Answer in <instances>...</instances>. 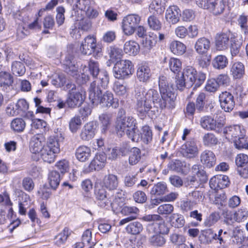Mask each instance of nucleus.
<instances>
[{"instance_id": "obj_1", "label": "nucleus", "mask_w": 248, "mask_h": 248, "mask_svg": "<svg viewBox=\"0 0 248 248\" xmlns=\"http://www.w3.org/2000/svg\"><path fill=\"white\" fill-rule=\"evenodd\" d=\"M73 11L78 22V29L83 31H88L92 27L91 21L89 19L95 18L98 12L93 0H76L73 5Z\"/></svg>"}, {"instance_id": "obj_2", "label": "nucleus", "mask_w": 248, "mask_h": 248, "mask_svg": "<svg viewBox=\"0 0 248 248\" xmlns=\"http://www.w3.org/2000/svg\"><path fill=\"white\" fill-rule=\"evenodd\" d=\"M125 110H119L115 122V130L118 135L122 137L125 134L133 141L138 142L140 138L139 130L136 125V121L131 116H125Z\"/></svg>"}, {"instance_id": "obj_3", "label": "nucleus", "mask_w": 248, "mask_h": 248, "mask_svg": "<svg viewBox=\"0 0 248 248\" xmlns=\"http://www.w3.org/2000/svg\"><path fill=\"white\" fill-rule=\"evenodd\" d=\"M161 92L154 89L146 90L144 87H140L136 93L137 109L140 113L148 112L153 106L157 108L160 100Z\"/></svg>"}, {"instance_id": "obj_4", "label": "nucleus", "mask_w": 248, "mask_h": 248, "mask_svg": "<svg viewBox=\"0 0 248 248\" xmlns=\"http://www.w3.org/2000/svg\"><path fill=\"white\" fill-rule=\"evenodd\" d=\"M64 89L68 92L66 103L69 108L79 107L84 101L86 92L81 87H77L72 82H68L65 85Z\"/></svg>"}, {"instance_id": "obj_5", "label": "nucleus", "mask_w": 248, "mask_h": 248, "mask_svg": "<svg viewBox=\"0 0 248 248\" xmlns=\"http://www.w3.org/2000/svg\"><path fill=\"white\" fill-rule=\"evenodd\" d=\"M134 72V65L128 60L117 61L113 68V73L116 78L122 79L127 78Z\"/></svg>"}, {"instance_id": "obj_6", "label": "nucleus", "mask_w": 248, "mask_h": 248, "mask_svg": "<svg viewBox=\"0 0 248 248\" xmlns=\"http://www.w3.org/2000/svg\"><path fill=\"white\" fill-rule=\"evenodd\" d=\"M141 21V17L137 14H130L124 16L122 22L124 34L129 36L133 34Z\"/></svg>"}, {"instance_id": "obj_7", "label": "nucleus", "mask_w": 248, "mask_h": 248, "mask_svg": "<svg viewBox=\"0 0 248 248\" xmlns=\"http://www.w3.org/2000/svg\"><path fill=\"white\" fill-rule=\"evenodd\" d=\"M102 186L101 188L96 189L95 192L96 199L99 201V204L100 206L105 208L110 205L113 209L115 208V205L118 202V200L123 202L124 200V197H120L118 195L115 196V199L112 202L110 197H108L107 192Z\"/></svg>"}, {"instance_id": "obj_8", "label": "nucleus", "mask_w": 248, "mask_h": 248, "mask_svg": "<svg viewBox=\"0 0 248 248\" xmlns=\"http://www.w3.org/2000/svg\"><path fill=\"white\" fill-rule=\"evenodd\" d=\"M223 133L226 139L234 142L240 136H245L246 130L242 125L233 124L225 126L223 128Z\"/></svg>"}, {"instance_id": "obj_9", "label": "nucleus", "mask_w": 248, "mask_h": 248, "mask_svg": "<svg viewBox=\"0 0 248 248\" xmlns=\"http://www.w3.org/2000/svg\"><path fill=\"white\" fill-rule=\"evenodd\" d=\"M231 31L220 32L215 36V46L217 50L222 51L227 49L230 45L231 38L233 36Z\"/></svg>"}, {"instance_id": "obj_10", "label": "nucleus", "mask_w": 248, "mask_h": 248, "mask_svg": "<svg viewBox=\"0 0 248 248\" xmlns=\"http://www.w3.org/2000/svg\"><path fill=\"white\" fill-rule=\"evenodd\" d=\"M99 48L96 46V40L94 37L89 35L85 38L82 42L80 50L81 52L85 55H91L93 52H99Z\"/></svg>"}, {"instance_id": "obj_11", "label": "nucleus", "mask_w": 248, "mask_h": 248, "mask_svg": "<svg viewBox=\"0 0 248 248\" xmlns=\"http://www.w3.org/2000/svg\"><path fill=\"white\" fill-rule=\"evenodd\" d=\"M219 101L221 108L225 111H232L235 106V102L233 95L230 92L225 91L222 92L219 95Z\"/></svg>"}, {"instance_id": "obj_12", "label": "nucleus", "mask_w": 248, "mask_h": 248, "mask_svg": "<svg viewBox=\"0 0 248 248\" xmlns=\"http://www.w3.org/2000/svg\"><path fill=\"white\" fill-rule=\"evenodd\" d=\"M175 96L174 93L170 92L161 93L160 100L157 105V108L163 109L165 108L172 109L175 107Z\"/></svg>"}, {"instance_id": "obj_13", "label": "nucleus", "mask_w": 248, "mask_h": 248, "mask_svg": "<svg viewBox=\"0 0 248 248\" xmlns=\"http://www.w3.org/2000/svg\"><path fill=\"white\" fill-rule=\"evenodd\" d=\"M98 104H100L103 108L112 107L114 108H118L119 105L118 100L114 99L113 94L108 91L99 97L98 101H96V105Z\"/></svg>"}, {"instance_id": "obj_14", "label": "nucleus", "mask_w": 248, "mask_h": 248, "mask_svg": "<svg viewBox=\"0 0 248 248\" xmlns=\"http://www.w3.org/2000/svg\"><path fill=\"white\" fill-rule=\"evenodd\" d=\"M181 149L184 155L187 158L195 157L198 154V148L194 139L187 141L182 146Z\"/></svg>"}, {"instance_id": "obj_15", "label": "nucleus", "mask_w": 248, "mask_h": 248, "mask_svg": "<svg viewBox=\"0 0 248 248\" xmlns=\"http://www.w3.org/2000/svg\"><path fill=\"white\" fill-rule=\"evenodd\" d=\"M97 125L96 123L92 121L85 124L80 134V138L83 140L88 141L93 138L96 132Z\"/></svg>"}, {"instance_id": "obj_16", "label": "nucleus", "mask_w": 248, "mask_h": 248, "mask_svg": "<svg viewBox=\"0 0 248 248\" xmlns=\"http://www.w3.org/2000/svg\"><path fill=\"white\" fill-rule=\"evenodd\" d=\"M209 184L212 189H223L229 185V178L224 175H217L210 179Z\"/></svg>"}, {"instance_id": "obj_17", "label": "nucleus", "mask_w": 248, "mask_h": 248, "mask_svg": "<svg viewBox=\"0 0 248 248\" xmlns=\"http://www.w3.org/2000/svg\"><path fill=\"white\" fill-rule=\"evenodd\" d=\"M159 223H152L148 224L147 226V231L150 233L156 232L160 234H167L169 232L170 229L167 223L162 218Z\"/></svg>"}, {"instance_id": "obj_18", "label": "nucleus", "mask_w": 248, "mask_h": 248, "mask_svg": "<svg viewBox=\"0 0 248 248\" xmlns=\"http://www.w3.org/2000/svg\"><path fill=\"white\" fill-rule=\"evenodd\" d=\"M152 76L151 69L147 63H141L138 65L137 77L140 81L148 82Z\"/></svg>"}, {"instance_id": "obj_19", "label": "nucleus", "mask_w": 248, "mask_h": 248, "mask_svg": "<svg viewBox=\"0 0 248 248\" xmlns=\"http://www.w3.org/2000/svg\"><path fill=\"white\" fill-rule=\"evenodd\" d=\"M217 158L213 151L206 149L200 155L201 163L206 167L210 168L215 165Z\"/></svg>"}, {"instance_id": "obj_20", "label": "nucleus", "mask_w": 248, "mask_h": 248, "mask_svg": "<svg viewBox=\"0 0 248 248\" xmlns=\"http://www.w3.org/2000/svg\"><path fill=\"white\" fill-rule=\"evenodd\" d=\"M180 15V10L178 7L172 5L166 10L165 18L168 22L174 24L179 21Z\"/></svg>"}, {"instance_id": "obj_21", "label": "nucleus", "mask_w": 248, "mask_h": 248, "mask_svg": "<svg viewBox=\"0 0 248 248\" xmlns=\"http://www.w3.org/2000/svg\"><path fill=\"white\" fill-rule=\"evenodd\" d=\"M209 4L208 10L215 16L222 14L226 7L224 0H210Z\"/></svg>"}, {"instance_id": "obj_22", "label": "nucleus", "mask_w": 248, "mask_h": 248, "mask_svg": "<svg viewBox=\"0 0 248 248\" xmlns=\"http://www.w3.org/2000/svg\"><path fill=\"white\" fill-rule=\"evenodd\" d=\"M106 159L107 157L104 153H97L89 167L92 170H99L104 167Z\"/></svg>"}, {"instance_id": "obj_23", "label": "nucleus", "mask_w": 248, "mask_h": 248, "mask_svg": "<svg viewBox=\"0 0 248 248\" xmlns=\"http://www.w3.org/2000/svg\"><path fill=\"white\" fill-rule=\"evenodd\" d=\"M118 184L117 176L112 174L105 175L102 181V186L110 191L116 189Z\"/></svg>"}, {"instance_id": "obj_24", "label": "nucleus", "mask_w": 248, "mask_h": 248, "mask_svg": "<svg viewBox=\"0 0 248 248\" xmlns=\"http://www.w3.org/2000/svg\"><path fill=\"white\" fill-rule=\"evenodd\" d=\"M210 46V40L205 37H201L196 41L194 48L198 53L203 54L208 51Z\"/></svg>"}, {"instance_id": "obj_25", "label": "nucleus", "mask_w": 248, "mask_h": 248, "mask_svg": "<svg viewBox=\"0 0 248 248\" xmlns=\"http://www.w3.org/2000/svg\"><path fill=\"white\" fill-rule=\"evenodd\" d=\"M14 82L13 77L6 70L0 76V87L2 91L7 92Z\"/></svg>"}, {"instance_id": "obj_26", "label": "nucleus", "mask_w": 248, "mask_h": 248, "mask_svg": "<svg viewBox=\"0 0 248 248\" xmlns=\"http://www.w3.org/2000/svg\"><path fill=\"white\" fill-rule=\"evenodd\" d=\"M185 79L186 80L187 87L191 86L196 81L197 71L195 68L192 66H187L186 67L182 74Z\"/></svg>"}, {"instance_id": "obj_27", "label": "nucleus", "mask_w": 248, "mask_h": 248, "mask_svg": "<svg viewBox=\"0 0 248 248\" xmlns=\"http://www.w3.org/2000/svg\"><path fill=\"white\" fill-rule=\"evenodd\" d=\"M201 127L206 130H214L216 128V121L211 116H204L200 119Z\"/></svg>"}, {"instance_id": "obj_28", "label": "nucleus", "mask_w": 248, "mask_h": 248, "mask_svg": "<svg viewBox=\"0 0 248 248\" xmlns=\"http://www.w3.org/2000/svg\"><path fill=\"white\" fill-rule=\"evenodd\" d=\"M89 98L93 104H96L99 97L102 95V91L95 81L92 82L89 88Z\"/></svg>"}, {"instance_id": "obj_29", "label": "nucleus", "mask_w": 248, "mask_h": 248, "mask_svg": "<svg viewBox=\"0 0 248 248\" xmlns=\"http://www.w3.org/2000/svg\"><path fill=\"white\" fill-rule=\"evenodd\" d=\"M91 155V149L86 146H80L76 149V156L81 162H85L88 160Z\"/></svg>"}, {"instance_id": "obj_30", "label": "nucleus", "mask_w": 248, "mask_h": 248, "mask_svg": "<svg viewBox=\"0 0 248 248\" xmlns=\"http://www.w3.org/2000/svg\"><path fill=\"white\" fill-rule=\"evenodd\" d=\"M231 73L234 78H241L245 74V66L244 64L239 62H234L231 68Z\"/></svg>"}, {"instance_id": "obj_31", "label": "nucleus", "mask_w": 248, "mask_h": 248, "mask_svg": "<svg viewBox=\"0 0 248 248\" xmlns=\"http://www.w3.org/2000/svg\"><path fill=\"white\" fill-rule=\"evenodd\" d=\"M203 145L207 147L211 148L217 145L218 140L216 135L212 133H205L202 137Z\"/></svg>"}, {"instance_id": "obj_32", "label": "nucleus", "mask_w": 248, "mask_h": 248, "mask_svg": "<svg viewBox=\"0 0 248 248\" xmlns=\"http://www.w3.org/2000/svg\"><path fill=\"white\" fill-rule=\"evenodd\" d=\"M47 180L50 187L56 190L61 181L60 174L56 170L50 171L48 174Z\"/></svg>"}, {"instance_id": "obj_33", "label": "nucleus", "mask_w": 248, "mask_h": 248, "mask_svg": "<svg viewBox=\"0 0 248 248\" xmlns=\"http://www.w3.org/2000/svg\"><path fill=\"white\" fill-rule=\"evenodd\" d=\"M40 136H33L30 141V150L33 154H37L43 150V144L40 138Z\"/></svg>"}, {"instance_id": "obj_34", "label": "nucleus", "mask_w": 248, "mask_h": 248, "mask_svg": "<svg viewBox=\"0 0 248 248\" xmlns=\"http://www.w3.org/2000/svg\"><path fill=\"white\" fill-rule=\"evenodd\" d=\"M170 225L176 228L182 227L185 223L184 216L180 214L173 213L169 217Z\"/></svg>"}, {"instance_id": "obj_35", "label": "nucleus", "mask_w": 248, "mask_h": 248, "mask_svg": "<svg viewBox=\"0 0 248 248\" xmlns=\"http://www.w3.org/2000/svg\"><path fill=\"white\" fill-rule=\"evenodd\" d=\"M140 50L139 45L134 41H129L125 43L124 51L129 55L135 56Z\"/></svg>"}, {"instance_id": "obj_36", "label": "nucleus", "mask_w": 248, "mask_h": 248, "mask_svg": "<svg viewBox=\"0 0 248 248\" xmlns=\"http://www.w3.org/2000/svg\"><path fill=\"white\" fill-rule=\"evenodd\" d=\"M170 51L175 55H183L186 51V46L178 41H173L170 44Z\"/></svg>"}, {"instance_id": "obj_37", "label": "nucleus", "mask_w": 248, "mask_h": 248, "mask_svg": "<svg viewBox=\"0 0 248 248\" xmlns=\"http://www.w3.org/2000/svg\"><path fill=\"white\" fill-rule=\"evenodd\" d=\"M127 233L136 235L140 233L143 230L142 224L139 221H134L129 223L125 228Z\"/></svg>"}, {"instance_id": "obj_38", "label": "nucleus", "mask_w": 248, "mask_h": 248, "mask_svg": "<svg viewBox=\"0 0 248 248\" xmlns=\"http://www.w3.org/2000/svg\"><path fill=\"white\" fill-rule=\"evenodd\" d=\"M248 217V209L246 207H241L233 214V220L241 222L246 220Z\"/></svg>"}, {"instance_id": "obj_39", "label": "nucleus", "mask_w": 248, "mask_h": 248, "mask_svg": "<svg viewBox=\"0 0 248 248\" xmlns=\"http://www.w3.org/2000/svg\"><path fill=\"white\" fill-rule=\"evenodd\" d=\"M70 234V231L68 228H64L61 232L55 236L54 238L55 244L59 246L63 244Z\"/></svg>"}, {"instance_id": "obj_40", "label": "nucleus", "mask_w": 248, "mask_h": 248, "mask_svg": "<svg viewBox=\"0 0 248 248\" xmlns=\"http://www.w3.org/2000/svg\"><path fill=\"white\" fill-rule=\"evenodd\" d=\"M11 70L13 74L16 76H22L26 71L24 63L19 61L13 62L11 65Z\"/></svg>"}, {"instance_id": "obj_41", "label": "nucleus", "mask_w": 248, "mask_h": 248, "mask_svg": "<svg viewBox=\"0 0 248 248\" xmlns=\"http://www.w3.org/2000/svg\"><path fill=\"white\" fill-rule=\"evenodd\" d=\"M108 54L111 61L114 62L121 59L123 53L121 49L111 46L108 49Z\"/></svg>"}, {"instance_id": "obj_42", "label": "nucleus", "mask_w": 248, "mask_h": 248, "mask_svg": "<svg viewBox=\"0 0 248 248\" xmlns=\"http://www.w3.org/2000/svg\"><path fill=\"white\" fill-rule=\"evenodd\" d=\"M11 127L14 131L21 132L24 130L26 127V123L22 118H16L11 122Z\"/></svg>"}, {"instance_id": "obj_43", "label": "nucleus", "mask_w": 248, "mask_h": 248, "mask_svg": "<svg viewBox=\"0 0 248 248\" xmlns=\"http://www.w3.org/2000/svg\"><path fill=\"white\" fill-rule=\"evenodd\" d=\"M216 233H214L211 230L203 231L200 236V240L203 243H211L213 240H216Z\"/></svg>"}, {"instance_id": "obj_44", "label": "nucleus", "mask_w": 248, "mask_h": 248, "mask_svg": "<svg viewBox=\"0 0 248 248\" xmlns=\"http://www.w3.org/2000/svg\"><path fill=\"white\" fill-rule=\"evenodd\" d=\"M56 153L44 148L41 152V157L44 162L51 163L55 160Z\"/></svg>"}, {"instance_id": "obj_45", "label": "nucleus", "mask_w": 248, "mask_h": 248, "mask_svg": "<svg viewBox=\"0 0 248 248\" xmlns=\"http://www.w3.org/2000/svg\"><path fill=\"white\" fill-rule=\"evenodd\" d=\"M99 119L101 123V131L105 133L108 129L111 123V117L109 114L103 113L99 117Z\"/></svg>"}, {"instance_id": "obj_46", "label": "nucleus", "mask_w": 248, "mask_h": 248, "mask_svg": "<svg viewBox=\"0 0 248 248\" xmlns=\"http://www.w3.org/2000/svg\"><path fill=\"white\" fill-rule=\"evenodd\" d=\"M167 191L166 185L163 183H158L152 188L150 193L155 196L164 195Z\"/></svg>"}, {"instance_id": "obj_47", "label": "nucleus", "mask_w": 248, "mask_h": 248, "mask_svg": "<svg viewBox=\"0 0 248 248\" xmlns=\"http://www.w3.org/2000/svg\"><path fill=\"white\" fill-rule=\"evenodd\" d=\"M228 64L227 58L224 55L217 56L213 61V66L216 69H223Z\"/></svg>"}, {"instance_id": "obj_48", "label": "nucleus", "mask_w": 248, "mask_h": 248, "mask_svg": "<svg viewBox=\"0 0 248 248\" xmlns=\"http://www.w3.org/2000/svg\"><path fill=\"white\" fill-rule=\"evenodd\" d=\"M231 52L232 56L238 55L241 46V42L239 41L234 35L231 38Z\"/></svg>"}, {"instance_id": "obj_49", "label": "nucleus", "mask_w": 248, "mask_h": 248, "mask_svg": "<svg viewBox=\"0 0 248 248\" xmlns=\"http://www.w3.org/2000/svg\"><path fill=\"white\" fill-rule=\"evenodd\" d=\"M140 150L136 147L133 148L130 152L129 157V164L132 165L136 164L140 160Z\"/></svg>"}, {"instance_id": "obj_50", "label": "nucleus", "mask_w": 248, "mask_h": 248, "mask_svg": "<svg viewBox=\"0 0 248 248\" xmlns=\"http://www.w3.org/2000/svg\"><path fill=\"white\" fill-rule=\"evenodd\" d=\"M157 42V36L153 33H150L148 38L143 41V46L147 50H150L155 45Z\"/></svg>"}, {"instance_id": "obj_51", "label": "nucleus", "mask_w": 248, "mask_h": 248, "mask_svg": "<svg viewBox=\"0 0 248 248\" xmlns=\"http://www.w3.org/2000/svg\"><path fill=\"white\" fill-rule=\"evenodd\" d=\"M44 148L56 154H58L60 151L58 141L55 138L53 137H50L48 139L47 144Z\"/></svg>"}, {"instance_id": "obj_52", "label": "nucleus", "mask_w": 248, "mask_h": 248, "mask_svg": "<svg viewBox=\"0 0 248 248\" xmlns=\"http://www.w3.org/2000/svg\"><path fill=\"white\" fill-rule=\"evenodd\" d=\"M148 25L151 30L154 31H159L162 27L161 22L158 18L154 15L148 17Z\"/></svg>"}, {"instance_id": "obj_53", "label": "nucleus", "mask_w": 248, "mask_h": 248, "mask_svg": "<svg viewBox=\"0 0 248 248\" xmlns=\"http://www.w3.org/2000/svg\"><path fill=\"white\" fill-rule=\"evenodd\" d=\"M139 209L135 206H124L121 210V213L124 216L137 217Z\"/></svg>"}, {"instance_id": "obj_54", "label": "nucleus", "mask_w": 248, "mask_h": 248, "mask_svg": "<svg viewBox=\"0 0 248 248\" xmlns=\"http://www.w3.org/2000/svg\"><path fill=\"white\" fill-rule=\"evenodd\" d=\"M140 140H142L143 141L148 144L152 140V132L149 126L145 125L142 127V133L140 134Z\"/></svg>"}, {"instance_id": "obj_55", "label": "nucleus", "mask_w": 248, "mask_h": 248, "mask_svg": "<svg viewBox=\"0 0 248 248\" xmlns=\"http://www.w3.org/2000/svg\"><path fill=\"white\" fill-rule=\"evenodd\" d=\"M82 124V121L79 116H75L72 118L69 122V127L72 133H76Z\"/></svg>"}, {"instance_id": "obj_56", "label": "nucleus", "mask_w": 248, "mask_h": 248, "mask_svg": "<svg viewBox=\"0 0 248 248\" xmlns=\"http://www.w3.org/2000/svg\"><path fill=\"white\" fill-rule=\"evenodd\" d=\"M149 242L155 247H162L166 243V239L159 233L153 235L149 239Z\"/></svg>"}, {"instance_id": "obj_57", "label": "nucleus", "mask_w": 248, "mask_h": 248, "mask_svg": "<svg viewBox=\"0 0 248 248\" xmlns=\"http://www.w3.org/2000/svg\"><path fill=\"white\" fill-rule=\"evenodd\" d=\"M169 238L170 242L178 247L185 243L186 241V238L183 235L176 232L170 234Z\"/></svg>"}, {"instance_id": "obj_58", "label": "nucleus", "mask_w": 248, "mask_h": 248, "mask_svg": "<svg viewBox=\"0 0 248 248\" xmlns=\"http://www.w3.org/2000/svg\"><path fill=\"white\" fill-rule=\"evenodd\" d=\"M169 64L170 70L173 73H178L182 69L181 62L177 58H170L169 61Z\"/></svg>"}, {"instance_id": "obj_59", "label": "nucleus", "mask_w": 248, "mask_h": 248, "mask_svg": "<svg viewBox=\"0 0 248 248\" xmlns=\"http://www.w3.org/2000/svg\"><path fill=\"white\" fill-rule=\"evenodd\" d=\"M15 107L16 108L18 115H22L28 110L29 105L25 99H20L15 104Z\"/></svg>"}, {"instance_id": "obj_60", "label": "nucleus", "mask_w": 248, "mask_h": 248, "mask_svg": "<svg viewBox=\"0 0 248 248\" xmlns=\"http://www.w3.org/2000/svg\"><path fill=\"white\" fill-rule=\"evenodd\" d=\"M220 216L218 213L213 212L207 217L204 222L205 226L210 227L215 224L219 219Z\"/></svg>"}, {"instance_id": "obj_61", "label": "nucleus", "mask_w": 248, "mask_h": 248, "mask_svg": "<svg viewBox=\"0 0 248 248\" xmlns=\"http://www.w3.org/2000/svg\"><path fill=\"white\" fill-rule=\"evenodd\" d=\"M56 23L59 26H60L62 25L64 22V13H65V9L63 6H58L56 8Z\"/></svg>"}, {"instance_id": "obj_62", "label": "nucleus", "mask_w": 248, "mask_h": 248, "mask_svg": "<svg viewBox=\"0 0 248 248\" xmlns=\"http://www.w3.org/2000/svg\"><path fill=\"white\" fill-rule=\"evenodd\" d=\"M187 196L188 199L195 204L199 203L203 199L202 193L197 190L189 192Z\"/></svg>"}, {"instance_id": "obj_63", "label": "nucleus", "mask_w": 248, "mask_h": 248, "mask_svg": "<svg viewBox=\"0 0 248 248\" xmlns=\"http://www.w3.org/2000/svg\"><path fill=\"white\" fill-rule=\"evenodd\" d=\"M113 89L115 93L118 96H124L127 92L125 85L119 81L115 82Z\"/></svg>"}, {"instance_id": "obj_64", "label": "nucleus", "mask_w": 248, "mask_h": 248, "mask_svg": "<svg viewBox=\"0 0 248 248\" xmlns=\"http://www.w3.org/2000/svg\"><path fill=\"white\" fill-rule=\"evenodd\" d=\"M245 136H241L238 138V139L234 141V144L235 147L238 149H248V138Z\"/></svg>"}]
</instances>
